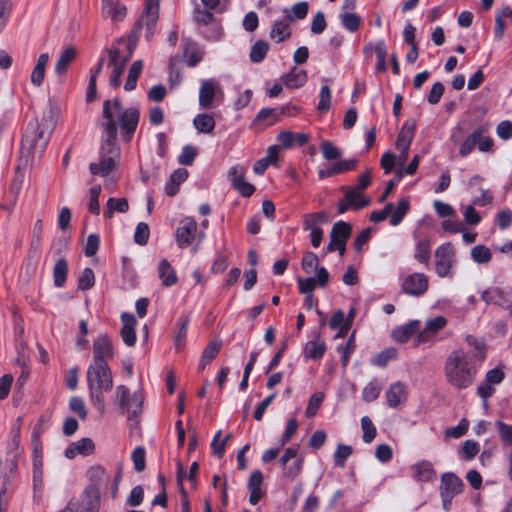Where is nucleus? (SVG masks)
I'll return each mask as SVG.
<instances>
[{
    "label": "nucleus",
    "mask_w": 512,
    "mask_h": 512,
    "mask_svg": "<svg viewBox=\"0 0 512 512\" xmlns=\"http://www.w3.org/2000/svg\"><path fill=\"white\" fill-rule=\"evenodd\" d=\"M102 116L100 162L90 163L89 170L93 175L105 177L117 166L120 158V148L117 144L118 125L123 139L129 141L137 128L139 111L134 107L124 109L120 99L114 98L104 101Z\"/></svg>",
    "instance_id": "nucleus-1"
},
{
    "label": "nucleus",
    "mask_w": 512,
    "mask_h": 512,
    "mask_svg": "<svg viewBox=\"0 0 512 512\" xmlns=\"http://www.w3.org/2000/svg\"><path fill=\"white\" fill-rule=\"evenodd\" d=\"M159 16V0H145V7L140 19L135 23L129 40L119 39L108 50V68L111 69L109 85L118 88L126 64L132 56L135 41L143 25L146 27L145 37L150 39L157 25Z\"/></svg>",
    "instance_id": "nucleus-2"
},
{
    "label": "nucleus",
    "mask_w": 512,
    "mask_h": 512,
    "mask_svg": "<svg viewBox=\"0 0 512 512\" xmlns=\"http://www.w3.org/2000/svg\"><path fill=\"white\" fill-rule=\"evenodd\" d=\"M466 342L474 350L472 352H466L463 349L454 350L448 355L444 365L447 382L457 389H466L472 385L477 367L485 359L483 342L473 336H467Z\"/></svg>",
    "instance_id": "nucleus-3"
},
{
    "label": "nucleus",
    "mask_w": 512,
    "mask_h": 512,
    "mask_svg": "<svg viewBox=\"0 0 512 512\" xmlns=\"http://www.w3.org/2000/svg\"><path fill=\"white\" fill-rule=\"evenodd\" d=\"M86 379L91 403L100 414L105 412L104 392L113 387V379L108 364H91L87 368Z\"/></svg>",
    "instance_id": "nucleus-4"
},
{
    "label": "nucleus",
    "mask_w": 512,
    "mask_h": 512,
    "mask_svg": "<svg viewBox=\"0 0 512 512\" xmlns=\"http://www.w3.org/2000/svg\"><path fill=\"white\" fill-rule=\"evenodd\" d=\"M54 125L53 113L50 110L44 113L40 122L29 123L25 132V141L30 143V147L35 152L42 153L48 144Z\"/></svg>",
    "instance_id": "nucleus-5"
},
{
    "label": "nucleus",
    "mask_w": 512,
    "mask_h": 512,
    "mask_svg": "<svg viewBox=\"0 0 512 512\" xmlns=\"http://www.w3.org/2000/svg\"><path fill=\"white\" fill-rule=\"evenodd\" d=\"M116 399L122 412L128 414V418L137 417L142 412L144 396L140 391L129 394V389L120 385L116 388Z\"/></svg>",
    "instance_id": "nucleus-6"
},
{
    "label": "nucleus",
    "mask_w": 512,
    "mask_h": 512,
    "mask_svg": "<svg viewBox=\"0 0 512 512\" xmlns=\"http://www.w3.org/2000/svg\"><path fill=\"white\" fill-rule=\"evenodd\" d=\"M341 190L344 192V197L337 205L339 214H344L350 209L360 210L370 204V199L365 197L363 192L358 191V189L342 186Z\"/></svg>",
    "instance_id": "nucleus-7"
},
{
    "label": "nucleus",
    "mask_w": 512,
    "mask_h": 512,
    "mask_svg": "<svg viewBox=\"0 0 512 512\" xmlns=\"http://www.w3.org/2000/svg\"><path fill=\"white\" fill-rule=\"evenodd\" d=\"M455 252L451 243H444L435 250V271L439 277H450L455 262Z\"/></svg>",
    "instance_id": "nucleus-8"
},
{
    "label": "nucleus",
    "mask_w": 512,
    "mask_h": 512,
    "mask_svg": "<svg viewBox=\"0 0 512 512\" xmlns=\"http://www.w3.org/2000/svg\"><path fill=\"white\" fill-rule=\"evenodd\" d=\"M429 287V279L423 273L414 272L407 275L401 284L402 291L410 296H421Z\"/></svg>",
    "instance_id": "nucleus-9"
},
{
    "label": "nucleus",
    "mask_w": 512,
    "mask_h": 512,
    "mask_svg": "<svg viewBox=\"0 0 512 512\" xmlns=\"http://www.w3.org/2000/svg\"><path fill=\"white\" fill-rule=\"evenodd\" d=\"M481 298L488 304L498 305L508 310L512 315V290L491 287L483 291Z\"/></svg>",
    "instance_id": "nucleus-10"
},
{
    "label": "nucleus",
    "mask_w": 512,
    "mask_h": 512,
    "mask_svg": "<svg viewBox=\"0 0 512 512\" xmlns=\"http://www.w3.org/2000/svg\"><path fill=\"white\" fill-rule=\"evenodd\" d=\"M197 222L193 218H184L175 231V240L179 248L188 247L194 240L197 231Z\"/></svg>",
    "instance_id": "nucleus-11"
},
{
    "label": "nucleus",
    "mask_w": 512,
    "mask_h": 512,
    "mask_svg": "<svg viewBox=\"0 0 512 512\" xmlns=\"http://www.w3.org/2000/svg\"><path fill=\"white\" fill-rule=\"evenodd\" d=\"M387 405L393 409L402 408L408 399V387L402 381H396L390 384L385 393Z\"/></svg>",
    "instance_id": "nucleus-12"
},
{
    "label": "nucleus",
    "mask_w": 512,
    "mask_h": 512,
    "mask_svg": "<svg viewBox=\"0 0 512 512\" xmlns=\"http://www.w3.org/2000/svg\"><path fill=\"white\" fill-rule=\"evenodd\" d=\"M482 182L483 178L479 175H474L468 182L469 190L474 195L472 204L476 206H487L493 200L492 193L482 187Z\"/></svg>",
    "instance_id": "nucleus-13"
},
{
    "label": "nucleus",
    "mask_w": 512,
    "mask_h": 512,
    "mask_svg": "<svg viewBox=\"0 0 512 512\" xmlns=\"http://www.w3.org/2000/svg\"><path fill=\"white\" fill-rule=\"evenodd\" d=\"M99 498L97 495L86 494L80 499H71L66 507L59 512H98Z\"/></svg>",
    "instance_id": "nucleus-14"
},
{
    "label": "nucleus",
    "mask_w": 512,
    "mask_h": 512,
    "mask_svg": "<svg viewBox=\"0 0 512 512\" xmlns=\"http://www.w3.org/2000/svg\"><path fill=\"white\" fill-rule=\"evenodd\" d=\"M113 357V346L107 335L98 336L93 342V360L92 364H107V361Z\"/></svg>",
    "instance_id": "nucleus-15"
},
{
    "label": "nucleus",
    "mask_w": 512,
    "mask_h": 512,
    "mask_svg": "<svg viewBox=\"0 0 512 512\" xmlns=\"http://www.w3.org/2000/svg\"><path fill=\"white\" fill-rule=\"evenodd\" d=\"M218 93H221V87L217 80H202L199 89V106L203 109L211 107Z\"/></svg>",
    "instance_id": "nucleus-16"
},
{
    "label": "nucleus",
    "mask_w": 512,
    "mask_h": 512,
    "mask_svg": "<svg viewBox=\"0 0 512 512\" xmlns=\"http://www.w3.org/2000/svg\"><path fill=\"white\" fill-rule=\"evenodd\" d=\"M228 176L231 180L232 186L237 190L243 197H250L255 187L248 183L244 178V168L242 166L231 167L228 171Z\"/></svg>",
    "instance_id": "nucleus-17"
},
{
    "label": "nucleus",
    "mask_w": 512,
    "mask_h": 512,
    "mask_svg": "<svg viewBox=\"0 0 512 512\" xmlns=\"http://www.w3.org/2000/svg\"><path fill=\"white\" fill-rule=\"evenodd\" d=\"M491 125L489 123L480 124L469 136H467L459 147V154L462 157L468 156L476 146L479 145L481 137L486 134Z\"/></svg>",
    "instance_id": "nucleus-18"
},
{
    "label": "nucleus",
    "mask_w": 512,
    "mask_h": 512,
    "mask_svg": "<svg viewBox=\"0 0 512 512\" xmlns=\"http://www.w3.org/2000/svg\"><path fill=\"white\" fill-rule=\"evenodd\" d=\"M126 12V6L120 0H102L103 16L111 18L112 21H123L126 17Z\"/></svg>",
    "instance_id": "nucleus-19"
},
{
    "label": "nucleus",
    "mask_w": 512,
    "mask_h": 512,
    "mask_svg": "<svg viewBox=\"0 0 512 512\" xmlns=\"http://www.w3.org/2000/svg\"><path fill=\"white\" fill-rule=\"evenodd\" d=\"M121 321L123 324L120 331L121 338L127 346H133L136 343V319L130 313H122Z\"/></svg>",
    "instance_id": "nucleus-20"
},
{
    "label": "nucleus",
    "mask_w": 512,
    "mask_h": 512,
    "mask_svg": "<svg viewBox=\"0 0 512 512\" xmlns=\"http://www.w3.org/2000/svg\"><path fill=\"white\" fill-rule=\"evenodd\" d=\"M95 445L90 438H82L74 443H71L65 449V456L68 459H73L76 455H90L93 453Z\"/></svg>",
    "instance_id": "nucleus-21"
},
{
    "label": "nucleus",
    "mask_w": 512,
    "mask_h": 512,
    "mask_svg": "<svg viewBox=\"0 0 512 512\" xmlns=\"http://www.w3.org/2000/svg\"><path fill=\"white\" fill-rule=\"evenodd\" d=\"M416 124L413 120H407L401 128L396 139L395 146L398 150H408L412 142Z\"/></svg>",
    "instance_id": "nucleus-22"
},
{
    "label": "nucleus",
    "mask_w": 512,
    "mask_h": 512,
    "mask_svg": "<svg viewBox=\"0 0 512 512\" xmlns=\"http://www.w3.org/2000/svg\"><path fill=\"white\" fill-rule=\"evenodd\" d=\"M421 323L419 320H413L409 323L393 330L392 337L399 343H406L414 334L420 333Z\"/></svg>",
    "instance_id": "nucleus-23"
},
{
    "label": "nucleus",
    "mask_w": 512,
    "mask_h": 512,
    "mask_svg": "<svg viewBox=\"0 0 512 512\" xmlns=\"http://www.w3.org/2000/svg\"><path fill=\"white\" fill-rule=\"evenodd\" d=\"M463 488V481L453 473H444L441 477L440 492H447L452 496L459 494Z\"/></svg>",
    "instance_id": "nucleus-24"
},
{
    "label": "nucleus",
    "mask_w": 512,
    "mask_h": 512,
    "mask_svg": "<svg viewBox=\"0 0 512 512\" xmlns=\"http://www.w3.org/2000/svg\"><path fill=\"white\" fill-rule=\"evenodd\" d=\"M414 471L413 478L419 482L433 481L436 477V471L429 461H421L411 467Z\"/></svg>",
    "instance_id": "nucleus-25"
},
{
    "label": "nucleus",
    "mask_w": 512,
    "mask_h": 512,
    "mask_svg": "<svg viewBox=\"0 0 512 512\" xmlns=\"http://www.w3.org/2000/svg\"><path fill=\"white\" fill-rule=\"evenodd\" d=\"M49 62L48 53H42L39 55L36 65L31 73L30 80L35 87H40L45 77L46 67Z\"/></svg>",
    "instance_id": "nucleus-26"
},
{
    "label": "nucleus",
    "mask_w": 512,
    "mask_h": 512,
    "mask_svg": "<svg viewBox=\"0 0 512 512\" xmlns=\"http://www.w3.org/2000/svg\"><path fill=\"white\" fill-rule=\"evenodd\" d=\"M447 324V319L443 316H437L434 318L427 319L425 322V328L420 331L419 339L426 340L428 337L435 335Z\"/></svg>",
    "instance_id": "nucleus-27"
},
{
    "label": "nucleus",
    "mask_w": 512,
    "mask_h": 512,
    "mask_svg": "<svg viewBox=\"0 0 512 512\" xmlns=\"http://www.w3.org/2000/svg\"><path fill=\"white\" fill-rule=\"evenodd\" d=\"M188 177V171L183 168L175 170L165 185V193L168 196H174L179 191V185L184 182Z\"/></svg>",
    "instance_id": "nucleus-28"
},
{
    "label": "nucleus",
    "mask_w": 512,
    "mask_h": 512,
    "mask_svg": "<svg viewBox=\"0 0 512 512\" xmlns=\"http://www.w3.org/2000/svg\"><path fill=\"white\" fill-rule=\"evenodd\" d=\"M328 222V216L325 212H315L304 215L303 229L305 231H315L322 229L320 225Z\"/></svg>",
    "instance_id": "nucleus-29"
},
{
    "label": "nucleus",
    "mask_w": 512,
    "mask_h": 512,
    "mask_svg": "<svg viewBox=\"0 0 512 512\" xmlns=\"http://www.w3.org/2000/svg\"><path fill=\"white\" fill-rule=\"evenodd\" d=\"M352 227L344 221L336 222L331 229L330 238L332 242L346 243L351 235Z\"/></svg>",
    "instance_id": "nucleus-30"
},
{
    "label": "nucleus",
    "mask_w": 512,
    "mask_h": 512,
    "mask_svg": "<svg viewBox=\"0 0 512 512\" xmlns=\"http://www.w3.org/2000/svg\"><path fill=\"white\" fill-rule=\"evenodd\" d=\"M309 11V4L306 1L295 3L291 8H285L283 13L290 22L304 19Z\"/></svg>",
    "instance_id": "nucleus-31"
},
{
    "label": "nucleus",
    "mask_w": 512,
    "mask_h": 512,
    "mask_svg": "<svg viewBox=\"0 0 512 512\" xmlns=\"http://www.w3.org/2000/svg\"><path fill=\"white\" fill-rule=\"evenodd\" d=\"M306 81V71L297 68H293L290 73L283 77V82L287 88H300Z\"/></svg>",
    "instance_id": "nucleus-32"
},
{
    "label": "nucleus",
    "mask_w": 512,
    "mask_h": 512,
    "mask_svg": "<svg viewBox=\"0 0 512 512\" xmlns=\"http://www.w3.org/2000/svg\"><path fill=\"white\" fill-rule=\"evenodd\" d=\"M158 274L162 284L166 287H170L177 282V275L167 260H162L159 263Z\"/></svg>",
    "instance_id": "nucleus-33"
},
{
    "label": "nucleus",
    "mask_w": 512,
    "mask_h": 512,
    "mask_svg": "<svg viewBox=\"0 0 512 512\" xmlns=\"http://www.w3.org/2000/svg\"><path fill=\"white\" fill-rule=\"evenodd\" d=\"M431 242L427 237L417 239L414 258L419 263L427 264L430 259Z\"/></svg>",
    "instance_id": "nucleus-34"
},
{
    "label": "nucleus",
    "mask_w": 512,
    "mask_h": 512,
    "mask_svg": "<svg viewBox=\"0 0 512 512\" xmlns=\"http://www.w3.org/2000/svg\"><path fill=\"white\" fill-rule=\"evenodd\" d=\"M193 125L199 133L209 134L215 128V120L212 115L201 113L196 115Z\"/></svg>",
    "instance_id": "nucleus-35"
},
{
    "label": "nucleus",
    "mask_w": 512,
    "mask_h": 512,
    "mask_svg": "<svg viewBox=\"0 0 512 512\" xmlns=\"http://www.w3.org/2000/svg\"><path fill=\"white\" fill-rule=\"evenodd\" d=\"M76 50L72 47L66 48L59 56L55 65V73L62 75L66 72L68 66L75 59Z\"/></svg>",
    "instance_id": "nucleus-36"
},
{
    "label": "nucleus",
    "mask_w": 512,
    "mask_h": 512,
    "mask_svg": "<svg viewBox=\"0 0 512 512\" xmlns=\"http://www.w3.org/2000/svg\"><path fill=\"white\" fill-rule=\"evenodd\" d=\"M68 263L64 258H60L56 261L53 268V281L54 285L58 288L62 287L67 278Z\"/></svg>",
    "instance_id": "nucleus-37"
},
{
    "label": "nucleus",
    "mask_w": 512,
    "mask_h": 512,
    "mask_svg": "<svg viewBox=\"0 0 512 512\" xmlns=\"http://www.w3.org/2000/svg\"><path fill=\"white\" fill-rule=\"evenodd\" d=\"M291 34L289 24L284 21H275L270 31V38L276 43H280Z\"/></svg>",
    "instance_id": "nucleus-38"
},
{
    "label": "nucleus",
    "mask_w": 512,
    "mask_h": 512,
    "mask_svg": "<svg viewBox=\"0 0 512 512\" xmlns=\"http://www.w3.org/2000/svg\"><path fill=\"white\" fill-rule=\"evenodd\" d=\"M189 323H190V319L186 316H181L178 319V322H177L178 328H177V331L174 336L175 346L178 350H180L181 348L184 347L186 337H187Z\"/></svg>",
    "instance_id": "nucleus-39"
},
{
    "label": "nucleus",
    "mask_w": 512,
    "mask_h": 512,
    "mask_svg": "<svg viewBox=\"0 0 512 512\" xmlns=\"http://www.w3.org/2000/svg\"><path fill=\"white\" fill-rule=\"evenodd\" d=\"M143 62L141 60L134 61L129 68L127 80L124 84L126 91H131L136 87L137 80L142 72Z\"/></svg>",
    "instance_id": "nucleus-40"
},
{
    "label": "nucleus",
    "mask_w": 512,
    "mask_h": 512,
    "mask_svg": "<svg viewBox=\"0 0 512 512\" xmlns=\"http://www.w3.org/2000/svg\"><path fill=\"white\" fill-rule=\"evenodd\" d=\"M326 351V345L324 342L315 340L306 343L304 348V356L311 359H320L323 357Z\"/></svg>",
    "instance_id": "nucleus-41"
},
{
    "label": "nucleus",
    "mask_w": 512,
    "mask_h": 512,
    "mask_svg": "<svg viewBox=\"0 0 512 512\" xmlns=\"http://www.w3.org/2000/svg\"><path fill=\"white\" fill-rule=\"evenodd\" d=\"M20 450V436L19 431H15L9 445H8V452L11 455V458L9 459V469L10 472H13L17 468V461L16 458L19 455Z\"/></svg>",
    "instance_id": "nucleus-42"
},
{
    "label": "nucleus",
    "mask_w": 512,
    "mask_h": 512,
    "mask_svg": "<svg viewBox=\"0 0 512 512\" xmlns=\"http://www.w3.org/2000/svg\"><path fill=\"white\" fill-rule=\"evenodd\" d=\"M381 390V383L374 379L363 388L362 398L365 402H372L379 397Z\"/></svg>",
    "instance_id": "nucleus-43"
},
{
    "label": "nucleus",
    "mask_w": 512,
    "mask_h": 512,
    "mask_svg": "<svg viewBox=\"0 0 512 512\" xmlns=\"http://www.w3.org/2000/svg\"><path fill=\"white\" fill-rule=\"evenodd\" d=\"M342 26L349 32H356L359 29L361 19L353 12H342L340 15Z\"/></svg>",
    "instance_id": "nucleus-44"
},
{
    "label": "nucleus",
    "mask_w": 512,
    "mask_h": 512,
    "mask_svg": "<svg viewBox=\"0 0 512 512\" xmlns=\"http://www.w3.org/2000/svg\"><path fill=\"white\" fill-rule=\"evenodd\" d=\"M471 258L478 264H486L492 258L490 249L484 245H476L471 249Z\"/></svg>",
    "instance_id": "nucleus-45"
},
{
    "label": "nucleus",
    "mask_w": 512,
    "mask_h": 512,
    "mask_svg": "<svg viewBox=\"0 0 512 512\" xmlns=\"http://www.w3.org/2000/svg\"><path fill=\"white\" fill-rule=\"evenodd\" d=\"M281 466L283 468V476L288 479H294L301 473L303 459L302 457L294 459L287 464H281Z\"/></svg>",
    "instance_id": "nucleus-46"
},
{
    "label": "nucleus",
    "mask_w": 512,
    "mask_h": 512,
    "mask_svg": "<svg viewBox=\"0 0 512 512\" xmlns=\"http://www.w3.org/2000/svg\"><path fill=\"white\" fill-rule=\"evenodd\" d=\"M352 452L353 450L351 446L339 444L333 455L335 466L343 468L346 460L351 456Z\"/></svg>",
    "instance_id": "nucleus-47"
},
{
    "label": "nucleus",
    "mask_w": 512,
    "mask_h": 512,
    "mask_svg": "<svg viewBox=\"0 0 512 512\" xmlns=\"http://www.w3.org/2000/svg\"><path fill=\"white\" fill-rule=\"evenodd\" d=\"M323 158L328 161L340 159L342 151L330 141H323L320 145Z\"/></svg>",
    "instance_id": "nucleus-48"
},
{
    "label": "nucleus",
    "mask_w": 512,
    "mask_h": 512,
    "mask_svg": "<svg viewBox=\"0 0 512 512\" xmlns=\"http://www.w3.org/2000/svg\"><path fill=\"white\" fill-rule=\"evenodd\" d=\"M268 44L265 41L259 40L257 41L251 48L250 51V60L253 63H260L264 60L267 52H268Z\"/></svg>",
    "instance_id": "nucleus-49"
},
{
    "label": "nucleus",
    "mask_w": 512,
    "mask_h": 512,
    "mask_svg": "<svg viewBox=\"0 0 512 512\" xmlns=\"http://www.w3.org/2000/svg\"><path fill=\"white\" fill-rule=\"evenodd\" d=\"M469 121L468 120H462L457 123V125L452 129L450 134V141L453 144H460L464 140V136L469 128Z\"/></svg>",
    "instance_id": "nucleus-50"
},
{
    "label": "nucleus",
    "mask_w": 512,
    "mask_h": 512,
    "mask_svg": "<svg viewBox=\"0 0 512 512\" xmlns=\"http://www.w3.org/2000/svg\"><path fill=\"white\" fill-rule=\"evenodd\" d=\"M409 210V202L406 199H402L399 201L397 207L394 209L391 218H390V224L392 226H397L401 223L404 216Z\"/></svg>",
    "instance_id": "nucleus-51"
},
{
    "label": "nucleus",
    "mask_w": 512,
    "mask_h": 512,
    "mask_svg": "<svg viewBox=\"0 0 512 512\" xmlns=\"http://www.w3.org/2000/svg\"><path fill=\"white\" fill-rule=\"evenodd\" d=\"M469 428V421L462 418L457 426L447 428L444 432L446 438L458 439L466 434Z\"/></svg>",
    "instance_id": "nucleus-52"
},
{
    "label": "nucleus",
    "mask_w": 512,
    "mask_h": 512,
    "mask_svg": "<svg viewBox=\"0 0 512 512\" xmlns=\"http://www.w3.org/2000/svg\"><path fill=\"white\" fill-rule=\"evenodd\" d=\"M95 275L91 268H85L78 278V289L85 291L94 286Z\"/></svg>",
    "instance_id": "nucleus-53"
},
{
    "label": "nucleus",
    "mask_w": 512,
    "mask_h": 512,
    "mask_svg": "<svg viewBox=\"0 0 512 512\" xmlns=\"http://www.w3.org/2000/svg\"><path fill=\"white\" fill-rule=\"evenodd\" d=\"M361 428L363 430V441L365 443H370L376 437V428L372 423L371 419L368 416H363L361 418Z\"/></svg>",
    "instance_id": "nucleus-54"
},
{
    "label": "nucleus",
    "mask_w": 512,
    "mask_h": 512,
    "mask_svg": "<svg viewBox=\"0 0 512 512\" xmlns=\"http://www.w3.org/2000/svg\"><path fill=\"white\" fill-rule=\"evenodd\" d=\"M222 347V341L213 340L210 341L209 344L205 347L202 352L201 362H209L214 359Z\"/></svg>",
    "instance_id": "nucleus-55"
},
{
    "label": "nucleus",
    "mask_w": 512,
    "mask_h": 512,
    "mask_svg": "<svg viewBox=\"0 0 512 512\" xmlns=\"http://www.w3.org/2000/svg\"><path fill=\"white\" fill-rule=\"evenodd\" d=\"M319 259L317 255L313 252H306L302 258L301 266L305 273L311 274L315 271L319 266Z\"/></svg>",
    "instance_id": "nucleus-56"
},
{
    "label": "nucleus",
    "mask_w": 512,
    "mask_h": 512,
    "mask_svg": "<svg viewBox=\"0 0 512 512\" xmlns=\"http://www.w3.org/2000/svg\"><path fill=\"white\" fill-rule=\"evenodd\" d=\"M101 193V186L96 185L90 188L89 190V204L88 210L90 213L94 215H99L100 213V205H99V195Z\"/></svg>",
    "instance_id": "nucleus-57"
},
{
    "label": "nucleus",
    "mask_w": 512,
    "mask_h": 512,
    "mask_svg": "<svg viewBox=\"0 0 512 512\" xmlns=\"http://www.w3.org/2000/svg\"><path fill=\"white\" fill-rule=\"evenodd\" d=\"M396 355V350L393 348H389L377 354L371 360V363L378 367H385L390 360L396 358Z\"/></svg>",
    "instance_id": "nucleus-58"
},
{
    "label": "nucleus",
    "mask_w": 512,
    "mask_h": 512,
    "mask_svg": "<svg viewBox=\"0 0 512 512\" xmlns=\"http://www.w3.org/2000/svg\"><path fill=\"white\" fill-rule=\"evenodd\" d=\"M331 105V90L330 87L326 84L321 87L319 93V102L317 109L320 112H326L329 110Z\"/></svg>",
    "instance_id": "nucleus-59"
},
{
    "label": "nucleus",
    "mask_w": 512,
    "mask_h": 512,
    "mask_svg": "<svg viewBox=\"0 0 512 512\" xmlns=\"http://www.w3.org/2000/svg\"><path fill=\"white\" fill-rule=\"evenodd\" d=\"M508 15V7H505L502 11H498L495 16V27L494 34L498 40H501L504 36L505 23L504 17Z\"/></svg>",
    "instance_id": "nucleus-60"
},
{
    "label": "nucleus",
    "mask_w": 512,
    "mask_h": 512,
    "mask_svg": "<svg viewBox=\"0 0 512 512\" xmlns=\"http://www.w3.org/2000/svg\"><path fill=\"white\" fill-rule=\"evenodd\" d=\"M69 408L72 412L77 414L82 420L87 417V410L82 398L74 396L69 401Z\"/></svg>",
    "instance_id": "nucleus-61"
},
{
    "label": "nucleus",
    "mask_w": 512,
    "mask_h": 512,
    "mask_svg": "<svg viewBox=\"0 0 512 512\" xmlns=\"http://www.w3.org/2000/svg\"><path fill=\"white\" fill-rule=\"evenodd\" d=\"M324 399V394L322 392L314 393L308 402L307 408H306V416L307 417H313L320 405L322 404Z\"/></svg>",
    "instance_id": "nucleus-62"
},
{
    "label": "nucleus",
    "mask_w": 512,
    "mask_h": 512,
    "mask_svg": "<svg viewBox=\"0 0 512 512\" xmlns=\"http://www.w3.org/2000/svg\"><path fill=\"white\" fill-rule=\"evenodd\" d=\"M131 459L134 464V468L137 472L144 471L146 467L145 463V450L142 447H136L132 452Z\"/></svg>",
    "instance_id": "nucleus-63"
},
{
    "label": "nucleus",
    "mask_w": 512,
    "mask_h": 512,
    "mask_svg": "<svg viewBox=\"0 0 512 512\" xmlns=\"http://www.w3.org/2000/svg\"><path fill=\"white\" fill-rule=\"evenodd\" d=\"M496 426L501 440L512 447V426L501 421H498Z\"/></svg>",
    "instance_id": "nucleus-64"
}]
</instances>
